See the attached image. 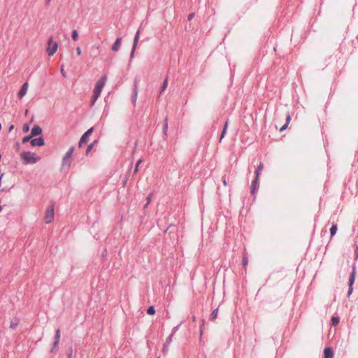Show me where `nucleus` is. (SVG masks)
<instances>
[{
    "mask_svg": "<svg viewBox=\"0 0 358 358\" xmlns=\"http://www.w3.org/2000/svg\"><path fill=\"white\" fill-rule=\"evenodd\" d=\"M107 80V76L105 75L101 77V78L98 80L95 85L93 95L91 99V106H94L97 99L99 97L102 89L103 88Z\"/></svg>",
    "mask_w": 358,
    "mask_h": 358,
    "instance_id": "1",
    "label": "nucleus"
},
{
    "mask_svg": "<svg viewBox=\"0 0 358 358\" xmlns=\"http://www.w3.org/2000/svg\"><path fill=\"white\" fill-rule=\"evenodd\" d=\"M21 158L25 164H34L41 159L39 157L36 156L34 153L29 151L23 152L21 154Z\"/></svg>",
    "mask_w": 358,
    "mask_h": 358,
    "instance_id": "2",
    "label": "nucleus"
},
{
    "mask_svg": "<svg viewBox=\"0 0 358 358\" xmlns=\"http://www.w3.org/2000/svg\"><path fill=\"white\" fill-rule=\"evenodd\" d=\"M58 44L53 41L52 37H50L48 41V47L46 48L47 53L49 56H52L57 50Z\"/></svg>",
    "mask_w": 358,
    "mask_h": 358,
    "instance_id": "3",
    "label": "nucleus"
},
{
    "mask_svg": "<svg viewBox=\"0 0 358 358\" xmlns=\"http://www.w3.org/2000/svg\"><path fill=\"white\" fill-rule=\"evenodd\" d=\"M55 213H54V203H52L51 206H50L45 212V222L46 224H50L52 222L54 219Z\"/></svg>",
    "mask_w": 358,
    "mask_h": 358,
    "instance_id": "4",
    "label": "nucleus"
},
{
    "mask_svg": "<svg viewBox=\"0 0 358 358\" xmlns=\"http://www.w3.org/2000/svg\"><path fill=\"white\" fill-rule=\"evenodd\" d=\"M355 274H356V270H355V266H354L353 268H352V271L350 273V278H349V289L348 292V296H350V294L352 293V291H353L352 285L355 282Z\"/></svg>",
    "mask_w": 358,
    "mask_h": 358,
    "instance_id": "5",
    "label": "nucleus"
},
{
    "mask_svg": "<svg viewBox=\"0 0 358 358\" xmlns=\"http://www.w3.org/2000/svg\"><path fill=\"white\" fill-rule=\"evenodd\" d=\"M93 127H91L80 138V141L78 143V146L80 148L82 147L83 144L86 143L87 141V139L89 136L92 134L93 132Z\"/></svg>",
    "mask_w": 358,
    "mask_h": 358,
    "instance_id": "6",
    "label": "nucleus"
},
{
    "mask_svg": "<svg viewBox=\"0 0 358 358\" xmlns=\"http://www.w3.org/2000/svg\"><path fill=\"white\" fill-rule=\"evenodd\" d=\"M60 336H61L60 329H57L56 330V333H55V341L52 344V348L50 350L51 352H54L55 350H57L58 348V345H59V340H60Z\"/></svg>",
    "mask_w": 358,
    "mask_h": 358,
    "instance_id": "7",
    "label": "nucleus"
},
{
    "mask_svg": "<svg viewBox=\"0 0 358 358\" xmlns=\"http://www.w3.org/2000/svg\"><path fill=\"white\" fill-rule=\"evenodd\" d=\"M140 30L138 29L136 34H135V36H134V43H133V47H132V50H131V55H130V57L132 58L134 57V52H135V50L136 48V46H137V44H138V39H139V36H140Z\"/></svg>",
    "mask_w": 358,
    "mask_h": 358,
    "instance_id": "8",
    "label": "nucleus"
},
{
    "mask_svg": "<svg viewBox=\"0 0 358 358\" xmlns=\"http://www.w3.org/2000/svg\"><path fill=\"white\" fill-rule=\"evenodd\" d=\"M74 152V147H71L69 150L65 154L64 158H63V164H69V160L71 157L73 153Z\"/></svg>",
    "mask_w": 358,
    "mask_h": 358,
    "instance_id": "9",
    "label": "nucleus"
},
{
    "mask_svg": "<svg viewBox=\"0 0 358 358\" xmlns=\"http://www.w3.org/2000/svg\"><path fill=\"white\" fill-rule=\"evenodd\" d=\"M30 143L32 146H43L45 142L42 137H38L31 139Z\"/></svg>",
    "mask_w": 358,
    "mask_h": 358,
    "instance_id": "10",
    "label": "nucleus"
},
{
    "mask_svg": "<svg viewBox=\"0 0 358 358\" xmlns=\"http://www.w3.org/2000/svg\"><path fill=\"white\" fill-rule=\"evenodd\" d=\"M138 95V86L137 82L135 80L133 87V95L131 96V101L134 106H136Z\"/></svg>",
    "mask_w": 358,
    "mask_h": 358,
    "instance_id": "11",
    "label": "nucleus"
},
{
    "mask_svg": "<svg viewBox=\"0 0 358 358\" xmlns=\"http://www.w3.org/2000/svg\"><path fill=\"white\" fill-rule=\"evenodd\" d=\"M27 90H28V83L26 82L22 85V87L20 88V90L18 92V97L20 99H22L27 94Z\"/></svg>",
    "mask_w": 358,
    "mask_h": 358,
    "instance_id": "12",
    "label": "nucleus"
},
{
    "mask_svg": "<svg viewBox=\"0 0 358 358\" xmlns=\"http://www.w3.org/2000/svg\"><path fill=\"white\" fill-rule=\"evenodd\" d=\"M42 134V129L38 125H34L31 129V135L32 136H38Z\"/></svg>",
    "mask_w": 358,
    "mask_h": 358,
    "instance_id": "13",
    "label": "nucleus"
},
{
    "mask_svg": "<svg viewBox=\"0 0 358 358\" xmlns=\"http://www.w3.org/2000/svg\"><path fill=\"white\" fill-rule=\"evenodd\" d=\"M258 180H259V178H257V177L255 176V179L252 180V185H251V193H252V194H255V190H256L257 189H258V187H259Z\"/></svg>",
    "mask_w": 358,
    "mask_h": 358,
    "instance_id": "14",
    "label": "nucleus"
},
{
    "mask_svg": "<svg viewBox=\"0 0 358 358\" xmlns=\"http://www.w3.org/2000/svg\"><path fill=\"white\" fill-rule=\"evenodd\" d=\"M122 43V38L119 37L116 39L115 42L112 45V50L113 51H117L120 49Z\"/></svg>",
    "mask_w": 358,
    "mask_h": 358,
    "instance_id": "15",
    "label": "nucleus"
},
{
    "mask_svg": "<svg viewBox=\"0 0 358 358\" xmlns=\"http://www.w3.org/2000/svg\"><path fill=\"white\" fill-rule=\"evenodd\" d=\"M324 358H333L334 352L331 348H326L324 350Z\"/></svg>",
    "mask_w": 358,
    "mask_h": 358,
    "instance_id": "16",
    "label": "nucleus"
},
{
    "mask_svg": "<svg viewBox=\"0 0 358 358\" xmlns=\"http://www.w3.org/2000/svg\"><path fill=\"white\" fill-rule=\"evenodd\" d=\"M20 320L17 317H14L10 321V328L11 329H15L19 324Z\"/></svg>",
    "mask_w": 358,
    "mask_h": 358,
    "instance_id": "17",
    "label": "nucleus"
},
{
    "mask_svg": "<svg viewBox=\"0 0 358 358\" xmlns=\"http://www.w3.org/2000/svg\"><path fill=\"white\" fill-rule=\"evenodd\" d=\"M291 120V117L289 115H287L286 117V123L280 129V131L282 132V131H284L285 129H287V127H288V124H289V122Z\"/></svg>",
    "mask_w": 358,
    "mask_h": 358,
    "instance_id": "18",
    "label": "nucleus"
},
{
    "mask_svg": "<svg viewBox=\"0 0 358 358\" xmlns=\"http://www.w3.org/2000/svg\"><path fill=\"white\" fill-rule=\"evenodd\" d=\"M264 168V165L262 163H260L259 165L257 166V169L255 170V176L257 178L259 177L260 172L262 171Z\"/></svg>",
    "mask_w": 358,
    "mask_h": 358,
    "instance_id": "19",
    "label": "nucleus"
},
{
    "mask_svg": "<svg viewBox=\"0 0 358 358\" xmlns=\"http://www.w3.org/2000/svg\"><path fill=\"white\" fill-rule=\"evenodd\" d=\"M167 85H168V77H166V78L164 79L163 84L161 87V90L159 92L160 94L166 90V88L167 87Z\"/></svg>",
    "mask_w": 358,
    "mask_h": 358,
    "instance_id": "20",
    "label": "nucleus"
},
{
    "mask_svg": "<svg viewBox=\"0 0 358 358\" xmlns=\"http://www.w3.org/2000/svg\"><path fill=\"white\" fill-rule=\"evenodd\" d=\"M167 131H168V119H167V117H166L164 120V126H163V133H164V136H167Z\"/></svg>",
    "mask_w": 358,
    "mask_h": 358,
    "instance_id": "21",
    "label": "nucleus"
},
{
    "mask_svg": "<svg viewBox=\"0 0 358 358\" xmlns=\"http://www.w3.org/2000/svg\"><path fill=\"white\" fill-rule=\"evenodd\" d=\"M218 308L215 309L210 314V320L214 321L217 317Z\"/></svg>",
    "mask_w": 358,
    "mask_h": 358,
    "instance_id": "22",
    "label": "nucleus"
},
{
    "mask_svg": "<svg viewBox=\"0 0 358 358\" xmlns=\"http://www.w3.org/2000/svg\"><path fill=\"white\" fill-rule=\"evenodd\" d=\"M336 231H337V225L336 224H334L330 229L331 236L332 237L333 236H334L336 234Z\"/></svg>",
    "mask_w": 358,
    "mask_h": 358,
    "instance_id": "23",
    "label": "nucleus"
},
{
    "mask_svg": "<svg viewBox=\"0 0 358 358\" xmlns=\"http://www.w3.org/2000/svg\"><path fill=\"white\" fill-rule=\"evenodd\" d=\"M97 143V140H95L94 141V143L90 144L88 146H87V148L86 150V155H88L89 152L92 150V149L93 148V147L94 146V145Z\"/></svg>",
    "mask_w": 358,
    "mask_h": 358,
    "instance_id": "24",
    "label": "nucleus"
},
{
    "mask_svg": "<svg viewBox=\"0 0 358 358\" xmlns=\"http://www.w3.org/2000/svg\"><path fill=\"white\" fill-rule=\"evenodd\" d=\"M340 322V319L338 317H333L331 318V324L333 326H336Z\"/></svg>",
    "mask_w": 358,
    "mask_h": 358,
    "instance_id": "25",
    "label": "nucleus"
},
{
    "mask_svg": "<svg viewBox=\"0 0 358 358\" xmlns=\"http://www.w3.org/2000/svg\"><path fill=\"white\" fill-rule=\"evenodd\" d=\"M147 313L148 315H154L155 313V309L154 306H150L147 310Z\"/></svg>",
    "mask_w": 358,
    "mask_h": 358,
    "instance_id": "26",
    "label": "nucleus"
},
{
    "mask_svg": "<svg viewBox=\"0 0 358 358\" xmlns=\"http://www.w3.org/2000/svg\"><path fill=\"white\" fill-rule=\"evenodd\" d=\"M72 38L73 41H76L78 39V34L76 30H73L72 31Z\"/></svg>",
    "mask_w": 358,
    "mask_h": 358,
    "instance_id": "27",
    "label": "nucleus"
},
{
    "mask_svg": "<svg viewBox=\"0 0 358 358\" xmlns=\"http://www.w3.org/2000/svg\"><path fill=\"white\" fill-rule=\"evenodd\" d=\"M248 259L246 255L245 254L243 256V260H242L243 266L244 268H245L246 266L248 265Z\"/></svg>",
    "mask_w": 358,
    "mask_h": 358,
    "instance_id": "28",
    "label": "nucleus"
},
{
    "mask_svg": "<svg viewBox=\"0 0 358 358\" xmlns=\"http://www.w3.org/2000/svg\"><path fill=\"white\" fill-rule=\"evenodd\" d=\"M33 136L30 134L29 136H24L22 139V143H25L28 141H29Z\"/></svg>",
    "mask_w": 358,
    "mask_h": 358,
    "instance_id": "29",
    "label": "nucleus"
},
{
    "mask_svg": "<svg viewBox=\"0 0 358 358\" xmlns=\"http://www.w3.org/2000/svg\"><path fill=\"white\" fill-rule=\"evenodd\" d=\"M152 194H150L148 196V197H147V203H146V204H145V206H144L145 208H147V207H148V206L149 205V203H150V201H151V199H152Z\"/></svg>",
    "mask_w": 358,
    "mask_h": 358,
    "instance_id": "30",
    "label": "nucleus"
},
{
    "mask_svg": "<svg viewBox=\"0 0 358 358\" xmlns=\"http://www.w3.org/2000/svg\"><path fill=\"white\" fill-rule=\"evenodd\" d=\"M172 336H173V334H171L167 338H166V343L165 344H167V345H169L172 341Z\"/></svg>",
    "mask_w": 358,
    "mask_h": 358,
    "instance_id": "31",
    "label": "nucleus"
},
{
    "mask_svg": "<svg viewBox=\"0 0 358 358\" xmlns=\"http://www.w3.org/2000/svg\"><path fill=\"white\" fill-rule=\"evenodd\" d=\"M168 350H169V345L164 343V347H163L164 353H166L168 352Z\"/></svg>",
    "mask_w": 358,
    "mask_h": 358,
    "instance_id": "32",
    "label": "nucleus"
},
{
    "mask_svg": "<svg viewBox=\"0 0 358 358\" xmlns=\"http://www.w3.org/2000/svg\"><path fill=\"white\" fill-rule=\"evenodd\" d=\"M142 162V159H139L137 163H136V168H135V172H137L138 171V166L140 165V164Z\"/></svg>",
    "mask_w": 358,
    "mask_h": 358,
    "instance_id": "33",
    "label": "nucleus"
},
{
    "mask_svg": "<svg viewBox=\"0 0 358 358\" xmlns=\"http://www.w3.org/2000/svg\"><path fill=\"white\" fill-rule=\"evenodd\" d=\"M226 132H227V129H223L222 132L221 136H220V141L224 138V135H225Z\"/></svg>",
    "mask_w": 358,
    "mask_h": 358,
    "instance_id": "34",
    "label": "nucleus"
},
{
    "mask_svg": "<svg viewBox=\"0 0 358 358\" xmlns=\"http://www.w3.org/2000/svg\"><path fill=\"white\" fill-rule=\"evenodd\" d=\"M194 17V13H190L189 15H188V20L190 21L193 19V17Z\"/></svg>",
    "mask_w": 358,
    "mask_h": 358,
    "instance_id": "35",
    "label": "nucleus"
},
{
    "mask_svg": "<svg viewBox=\"0 0 358 358\" xmlns=\"http://www.w3.org/2000/svg\"><path fill=\"white\" fill-rule=\"evenodd\" d=\"M204 323H205V320H202V324H201V334H203V329H204Z\"/></svg>",
    "mask_w": 358,
    "mask_h": 358,
    "instance_id": "36",
    "label": "nucleus"
},
{
    "mask_svg": "<svg viewBox=\"0 0 358 358\" xmlns=\"http://www.w3.org/2000/svg\"><path fill=\"white\" fill-rule=\"evenodd\" d=\"M29 126H28L27 124H24V127H23V131H25V132H26V131H29Z\"/></svg>",
    "mask_w": 358,
    "mask_h": 358,
    "instance_id": "37",
    "label": "nucleus"
},
{
    "mask_svg": "<svg viewBox=\"0 0 358 358\" xmlns=\"http://www.w3.org/2000/svg\"><path fill=\"white\" fill-rule=\"evenodd\" d=\"M76 52L78 54V55H81V49L80 47H77L76 48Z\"/></svg>",
    "mask_w": 358,
    "mask_h": 358,
    "instance_id": "38",
    "label": "nucleus"
},
{
    "mask_svg": "<svg viewBox=\"0 0 358 358\" xmlns=\"http://www.w3.org/2000/svg\"><path fill=\"white\" fill-rule=\"evenodd\" d=\"M61 73L62 74V76H63L64 77H66V73H65V71H64V68H63V65L62 66V68H61Z\"/></svg>",
    "mask_w": 358,
    "mask_h": 358,
    "instance_id": "39",
    "label": "nucleus"
},
{
    "mask_svg": "<svg viewBox=\"0 0 358 358\" xmlns=\"http://www.w3.org/2000/svg\"><path fill=\"white\" fill-rule=\"evenodd\" d=\"M72 352H73L72 349H70V350H69V353H68V357L71 358V357H72Z\"/></svg>",
    "mask_w": 358,
    "mask_h": 358,
    "instance_id": "40",
    "label": "nucleus"
},
{
    "mask_svg": "<svg viewBox=\"0 0 358 358\" xmlns=\"http://www.w3.org/2000/svg\"><path fill=\"white\" fill-rule=\"evenodd\" d=\"M227 127H228V121H227L224 124V128L223 129H227Z\"/></svg>",
    "mask_w": 358,
    "mask_h": 358,
    "instance_id": "41",
    "label": "nucleus"
},
{
    "mask_svg": "<svg viewBox=\"0 0 358 358\" xmlns=\"http://www.w3.org/2000/svg\"><path fill=\"white\" fill-rule=\"evenodd\" d=\"M222 182H223V184L226 186L227 185V181L225 180V178H222Z\"/></svg>",
    "mask_w": 358,
    "mask_h": 358,
    "instance_id": "42",
    "label": "nucleus"
},
{
    "mask_svg": "<svg viewBox=\"0 0 358 358\" xmlns=\"http://www.w3.org/2000/svg\"><path fill=\"white\" fill-rule=\"evenodd\" d=\"M51 0H45V4L49 5Z\"/></svg>",
    "mask_w": 358,
    "mask_h": 358,
    "instance_id": "43",
    "label": "nucleus"
},
{
    "mask_svg": "<svg viewBox=\"0 0 358 358\" xmlns=\"http://www.w3.org/2000/svg\"><path fill=\"white\" fill-rule=\"evenodd\" d=\"M192 322H195L196 321V317L195 316H192Z\"/></svg>",
    "mask_w": 358,
    "mask_h": 358,
    "instance_id": "44",
    "label": "nucleus"
},
{
    "mask_svg": "<svg viewBox=\"0 0 358 358\" xmlns=\"http://www.w3.org/2000/svg\"><path fill=\"white\" fill-rule=\"evenodd\" d=\"M13 128V125H11V126L10 127V129H10V130H11Z\"/></svg>",
    "mask_w": 358,
    "mask_h": 358,
    "instance_id": "45",
    "label": "nucleus"
},
{
    "mask_svg": "<svg viewBox=\"0 0 358 358\" xmlns=\"http://www.w3.org/2000/svg\"><path fill=\"white\" fill-rule=\"evenodd\" d=\"M357 257L358 256V247H357Z\"/></svg>",
    "mask_w": 358,
    "mask_h": 358,
    "instance_id": "46",
    "label": "nucleus"
},
{
    "mask_svg": "<svg viewBox=\"0 0 358 358\" xmlns=\"http://www.w3.org/2000/svg\"><path fill=\"white\" fill-rule=\"evenodd\" d=\"M27 113H28V110H26L25 114H27Z\"/></svg>",
    "mask_w": 358,
    "mask_h": 358,
    "instance_id": "47",
    "label": "nucleus"
},
{
    "mask_svg": "<svg viewBox=\"0 0 358 358\" xmlns=\"http://www.w3.org/2000/svg\"><path fill=\"white\" fill-rule=\"evenodd\" d=\"M68 358H70V357H68Z\"/></svg>",
    "mask_w": 358,
    "mask_h": 358,
    "instance_id": "48",
    "label": "nucleus"
},
{
    "mask_svg": "<svg viewBox=\"0 0 358 358\" xmlns=\"http://www.w3.org/2000/svg\"><path fill=\"white\" fill-rule=\"evenodd\" d=\"M158 358H159V357H158Z\"/></svg>",
    "mask_w": 358,
    "mask_h": 358,
    "instance_id": "49",
    "label": "nucleus"
}]
</instances>
